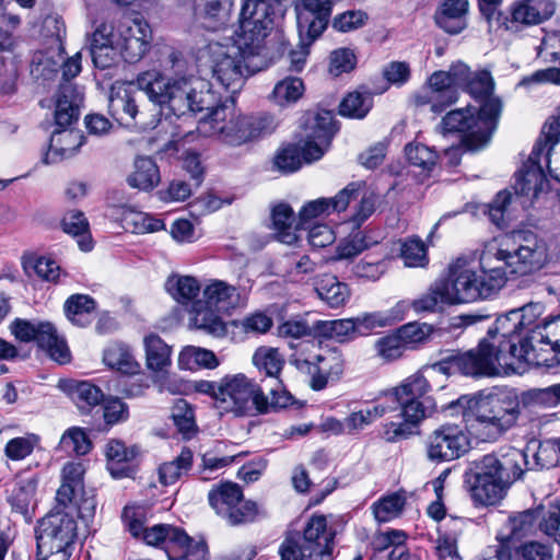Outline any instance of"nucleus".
<instances>
[{
  "mask_svg": "<svg viewBox=\"0 0 560 560\" xmlns=\"http://www.w3.org/2000/svg\"><path fill=\"white\" fill-rule=\"evenodd\" d=\"M530 443L525 450L503 446L474 460L464 475L465 488L476 504L493 505L527 470Z\"/></svg>",
  "mask_w": 560,
  "mask_h": 560,
  "instance_id": "1",
  "label": "nucleus"
},
{
  "mask_svg": "<svg viewBox=\"0 0 560 560\" xmlns=\"http://www.w3.org/2000/svg\"><path fill=\"white\" fill-rule=\"evenodd\" d=\"M136 83L166 117L208 113L217 104L215 93L191 77H171L152 69L139 73Z\"/></svg>",
  "mask_w": 560,
  "mask_h": 560,
  "instance_id": "2",
  "label": "nucleus"
},
{
  "mask_svg": "<svg viewBox=\"0 0 560 560\" xmlns=\"http://www.w3.org/2000/svg\"><path fill=\"white\" fill-rule=\"evenodd\" d=\"M492 254L486 252L480 258V269L459 257L448 265L447 276L441 282L444 287L446 304L470 303L497 294L505 284V270L502 266H491Z\"/></svg>",
  "mask_w": 560,
  "mask_h": 560,
  "instance_id": "3",
  "label": "nucleus"
},
{
  "mask_svg": "<svg viewBox=\"0 0 560 560\" xmlns=\"http://www.w3.org/2000/svg\"><path fill=\"white\" fill-rule=\"evenodd\" d=\"M470 428L482 441L494 442L514 428L522 415L518 395L506 388L479 394L469 407Z\"/></svg>",
  "mask_w": 560,
  "mask_h": 560,
  "instance_id": "4",
  "label": "nucleus"
},
{
  "mask_svg": "<svg viewBox=\"0 0 560 560\" xmlns=\"http://www.w3.org/2000/svg\"><path fill=\"white\" fill-rule=\"evenodd\" d=\"M431 386L422 372H417L402 381L392 393L386 395L389 401L396 402L404 423L390 422L385 425L386 441L394 442L411 434L410 425L419 424L431 417L436 410L435 400L429 395Z\"/></svg>",
  "mask_w": 560,
  "mask_h": 560,
  "instance_id": "5",
  "label": "nucleus"
},
{
  "mask_svg": "<svg viewBox=\"0 0 560 560\" xmlns=\"http://www.w3.org/2000/svg\"><path fill=\"white\" fill-rule=\"evenodd\" d=\"M501 112L502 101L490 98L478 110L474 107L451 110L443 117L440 128L443 133H459L467 151H478L489 143Z\"/></svg>",
  "mask_w": 560,
  "mask_h": 560,
  "instance_id": "6",
  "label": "nucleus"
},
{
  "mask_svg": "<svg viewBox=\"0 0 560 560\" xmlns=\"http://www.w3.org/2000/svg\"><path fill=\"white\" fill-rule=\"evenodd\" d=\"M527 350V342L521 347L515 343L509 345L505 350L502 345L490 342L489 338L479 341L475 349L460 352L458 351L457 365L459 373L471 377H491L501 373V370L508 372L513 369L515 362H532Z\"/></svg>",
  "mask_w": 560,
  "mask_h": 560,
  "instance_id": "7",
  "label": "nucleus"
},
{
  "mask_svg": "<svg viewBox=\"0 0 560 560\" xmlns=\"http://www.w3.org/2000/svg\"><path fill=\"white\" fill-rule=\"evenodd\" d=\"M56 506L44 516L36 528V560H69L77 537V523Z\"/></svg>",
  "mask_w": 560,
  "mask_h": 560,
  "instance_id": "8",
  "label": "nucleus"
},
{
  "mask_svg": "<svg viewBox=\"0 0 560 560\" xmlns=\"http://www.w3.org/2000/svg\"><path fill=\"white\" fill-rule=\"evenodd\" d=\"M499 265L511 275L525 276L542 269L549 260L548 245L544 238L530 231L513 234L511 249H498L492 255Z\"/></svg>",
  "mask_w": 560,
  "mask_h": 560,
  "instance_id": "9",
  "label": "nucleus"
},
{
  "mask_svg": "<svg viewBox=\"0 0 560 560\" xmlns=\"http://www.w3.org/2000/svg\"><path fill=\"white\" fill-rule=\"evenodd\" d=\"M255 56L246 54L237 40L233 45L209 43L201 51V58H207L213 78L233 93L253 73L247 60Z\"/></svg>",
  "mask_w": 560,
  "mask_h": 560,
  "instance_id": "10",
  "label": "nucleus"
},
{
  "mask_svg": "<svg viewBox=\"0 0 560 560\" xmlns=\"http://www.w3.org/2000/svg\"><path fill=\"white\" fill-rule=\"evenodd\" d=\"M221 392L219 409L236 416L267 412L265 388L245 374L225 375L222 378Z\"/></svg>",
  "mask_w": 560,
  "mask_h": 560,
  "instance_id": "11",
  "label": "nucleus"
},
{
  "mask_svg": "<svg viewBox=\"0 0 560 560\" xmlns=\"http://www.w3.org/2000/svg\"><path fill=\"white\" fill-rule=\"evenodd\" d=\"M275 10L267 0H246L240 14L237 43L249 55H260L273 27Z\"/></svg>",
  "mask_w": 560,
  "mask_h": 560,
  "instance_id": "12",
  "label": "nucleus"
},
{
  "mask_svg": "<svg viewBox=\"0 0 560 560\" xmlns=\"http://www.w3.org/2000/svg\"><path fill=\"white\" fill-rule=\"evenodd\" d=\"M199 129L202 133L217 136L232 145H240L253 140V133L249 131V117L237 113L233 101L220 104L217 98V104L200 120Z\"/></svg>",
  "mask_w": 560,
  "mask_h": 560,
  "instance_id": "13",
  "label": "nucleus"
},
{
  "mask_svg": "<svg viewBox=\"0 0 560 560\" xmlns=\"http://www.w3.org/2000/svg\"><path fill=\"white\" fill-rule=\"evenodd\" d=\"M143 540L165 550L170 560H207L208 547L203 539L189 537L182 528L158 524L143 532Z\"/></svg>",
  "mask_w": 560,
  "mask_h": 560,
  "instance_id": "14",
  "label": "nucleus"
},
{
  "mask_svg": "<svg viewBox=\"0 0 560 560\" xmlns=\"http://www.w3.org/2000/svg\"><path fill=\"white\" fill-rule=\"evenodd\" d=\"M10 331L21 342L35 341L60 364L70 361L71 355L66 341L58 336L55 326L49 322L15 318L10 325Z\"/></svg>",
  "mask_w": 560,
  "mask_h": 560,
  "instance_id": "15",
  "label": "nucleus"
},
{
  "mask_svg": "<svg viewBox=\"0 0 560 560\" xmlns=\"http://www.w3.org/2000/svg\"><path fill=\"white\" fill-rule=\"evenodd\" d=\"M302 156L306 162L320 159L337 131L334 115L330 110L307 113L304 118Z\"/></svg>",
  "mask_w": 560,
  "mask_h": 560,
  "instance_id": "16",
  "label": "nucleus"
},
{
  "mask_svg": "<svg viewBox=\"0 0 560 560\" xmlns=\"http://www.w3.org/2000/svg\"><path fill=\"white\" fill-rule=\"evenodd\" d=\"M469 439L455 424H444L427 440V456L431 462L443 463L459 458L469 450Z\"/></svg>",
  "mask_w": 560,
  "mask_h": 560,
  "instance_id": "17",
  "label": "nucleus"
},
{
  "mask_svg": "<svg viewBox=\"0 0 560 560\" xmlns=\"http://www.w3.org/2000/svg\"><path fill=\"white\" fill-rule=\"evenodd\" d=\"M119 51L128 62L140 60L147 52L151 40L149 24L141 19H122L117 22Z\"/></svg>",
  "mask_w": 560,
  "mask_h": 560,
  "instance_id": "18",
  "label": "nucleus"
},
{
  "mask_svg": "<svg viewBox=\"0 0 560 560\" xmlns=\"http://www.w3.org/2000/svg\"><path fill=\"white\" fill-rule=\"evenodd\" d=\"M545 147H542V138L535 143L528 160L523 164L522 168L515 174L514 189L516 196L528 198H537L542 191L547 179L539 164Z\"/></svg>",
  "mask_w": 560,
  "mask_h": 560,
  "instance_id": "19",
  "label": "nucleus"
},
{
  "mask_svg": "<svg viewBox=\"0 0 560 560\" xmlns=\"http://www.w3.org/2000/svg\"><path fill=\"white\" fill-rule=\"evenodd\" d=\"M363 187L362 183H349L342 190L331 198H318L307 202L299 213L300 225H305L322 214H329L331 211L340 212L347 209L350 201L358 196Z\"/></svg>",
  "mask_w": 560,
  "mask_h": 560,
  "instance_id": "20",
  "label": "nucleus"
},
{
  "mask_svg": "<svg viewBox=\"0 0 560 560\" xmlns=\"http://www.w3.org/2000/svg\"><path fill=\"white\" fill-rule=\"evenodd\" d=\"M334 534L327 529L325 516H313L306 524L302 544L312 560H331Z\"/></svg>",
  "mask_w": 560,
  "mask_h": 560,
  "instance_id": "21",
  "label": "nucleus"
},
{
  "mask_svg": "<svg viewBox=\"0 0 560 560\" xmlns=\"http://www.w3.org/2000/svg\"><path fill=\"white\" fill-rule=\"evenodd\" d=\"M457 101V91L447 71H436L429 79V90L416 96L418 105L430 104L433 113H441Z\"/></svg>",
  "mask_w": 560,
  "mask_h": 560,
  "instance_id": "22",
  "label": "nucleus"
},
{
  "mask_svg": "<svg viewBox=\"0 0 560 560\" xmlns=\"http://www.w3.org/2000/svg\"><path fill=\"white\" fill-rule=\"evenodd\" d=\"M83 103V93L73 82H61L56 93L55 120L57 126L67 128L75 122Z\"/></svg>",
  "mask_w": 560,
  "mask_h": 560,
  "instance_id": "23",
  "label": "nucleus"
},
{
  "mask_svg": "<svg viewBox=\"0 0 560 560\" xmlns=\"http://www.w3.org/2000/svg\"><path fill=\"white\" fill-rule=\"evenodd\" d=\"M553 0H517L511 7V22L525 26L538 25L552 16Z\"/></svg>",
  "mask_w": 560,
  "mask_h": 560,
  "instance_id": "24",
  "label": "nucleus"
},
{
  "mask_svg": "<svg viewBox=\"0 0 560 560\" xmlns=\"http://www.w3.org/2000/svg\"><path fill=\"white\" fill-rule=\"evenodd\" d=\"M315 359L316 375L311 380V386L315 390H320L326 387L328 381L340 378L345 370V358L337 349H329Z\"/></svg>",
  "mask_w": 560,
  "mask_h": 560,
  "instance_id": "25",
  "label": "nucleus"
},
{
  "mask_svg": "<svg viewBox=\"0 0 560 560\" xmlns=\"http://www.w3.org/2000/svg\"><path fill=\"white\" fill-rule=\"evenodd\" d=\"M85 468L82 463H68L62 469V483L57 490V504L62 509L77 503L79 495L83 493V476Z\"/></svg>",
  "mask_w": 560,
  "mask_h": 560,
  "instance_id": "26",
  "label": "nucleus"
},
{
  "mask_svg": "<svg viewBox=\"0 0 560 560\" xmlns=\"http://www.w3.org/2000/svg\"><path fill=\"white\" fill-rule=\"evenodd\" d=\"M521 330L518 311L511 310L497 318L494 326L488 329L486 338H489V341L495 342V345L501 343L505 350H509L511 343H515L517 347L523 343L518 339Z\"/></svg>",
  "mask_w": 560,
  "mask_h": 560,
  "instance_id": "27",
  "label": "nucleus"
},
{
  "mask_svg": "<svg viewBox=\"0 0 560 560\" xmlns=\"http://www.w3.org/2000/svg\"><path fill=\"white\" fill-rule=\"evenodd\" d=\"M468 0H444L435 14L436 24L450 34H458L467 26Z\"/></svg>",
  "mask_w": 560,
  "mask_h": 560,
  "instance_id": "28",
  "label": "nucleus"
},
{
  "mask_svg": "<svg viewBox=\"0 0 560 560\" xmlns=\"http://www.w3.org/2000/svg\"><path fill=\"white\" fill-rule=\"evenodd\" d=\"M236 288L222 280H212L203 289V302L215 311L228 313L240 304Z\"/></svg>",
  "mask_w": 560,
  "mask_h": 560,
  "instance_id": "29",
  "label": "nucleus"
},
{
  "mask_svg": "<svg viewBox=\"0 0 560 560\" xmlns=\"http://www.w3.org/2000/svg\"><path fill=\"white\" fill-rule=\"evenodd\" d=\"M108 112L121 125L130 126L138 114L132 94L125 88H113L108 97Z\"/></svg>",
  "mask_w": 560,
  "mask_h": 560,
  "instance_id": "30",
  "label": "nucleus"
},
{
  "mask_svg": "<svg viewBox=\"0 0 560 560\" xmlns=\"http://www.w3.org/2000/svg\"><path fill=\"white\" fill-rule=\"evenodd\" d=\"M63 61L62 48L50 46L46 51H36L31 63V74L43 82L54 79Z\"/></svg>",
  "mask_w": 560,
  "mask_h": 560,
  "instance_id": "31",
  "label": "nucleus"
},
{
  "mask_svg": "<svg viewBox=\"0 0 560 560\" xmlns=\"http://www.w3.org/2000/svg\"><path fill=\"white\" fill-rule=\"evenodd\" d=\"M218 311L208 306L203 301H196L192 304L190 323L197 329H201L215 337L224 336L226 327Z\"/></svg>",
  "mask_w": 560,
  "mask_h": 560,
  "instance_id": "32",
  "label": "nucleus"
},
{
  "mask_svg": "<svg viewBox=\"0 0 560 560\" xmlns=\"http://www.w3.org/2000/svg\"><path fill=\"white\" fill-rule=\"evenodd\" d=\"M315 291L330 307L342 306L350 298L348 285L339 281L336 276L327 273L316 279Z\"/></svg>",
  "mask_w": 560,
  "mask_h": 560,
  "instance_id": "33",
  "label": "nucleus"
},
{
  "mask_svg": "<svg viewBox=\"0 0 560 560\" xmlns=\"http://www.w3.org/2000/svg\"><path fill=\"white\" fill-rule=\"evenodd\" d=\"M532 460L528 459L527 470H542L560 466V438L539 442L537 448H530Z\"/></svg>",
  "mask_w": 560,
  "mask_h": 560,
  "instance_id": "34",
  "label": "nucleus"
},
{
  "mask_svg": "<svg viewBox=\"0 0 560 560\" xmlns=\"http://www.w3.org/2000/svg\"><path fill=\"white\" fill-rule=\"evenodd\" d=\"M128 184L140 190L153 189L160 183V172L155 162L148 156L135 161V171L127 178Z\"/></svg>",
  "mask_w": 560,
  "mask_h": 560,
  "instance_id": "35",
  "label": "nucleus"
},
{
  "mask_svg": "<svg viewBox=\"0 0 560 560\" xmlns=\"http://www.w3.org/2000/svg\"><path fill=\"white\" fill-rule=\"evenodd\" d=\"M133 448L128 450L125 444L118 440H112L106 446L107 468L115 478H121L128 475V463L136 457Z\"/></svg>",
  "mask_w": 560,
  "mask_h": 560,
  "instance_id": "36",
  "label": "nucleus"
},
{
  "mask_svg": "<svg viewBox=\"0 0 560 560\" xmlns=\"http://www.w3.org/2000/svg\"><path fill=\"white\" fill-rule=\"evenodd\" d=\"M208 499L217 514L224 517L243 499V492L238 485L226 482L217 489H212L208 494Z\"/></svg>",
  "mask_w": 560,
  "mask_h": 560,
  "instance_id": "37",
  "label": "nucleus"
},
{
  "mask_svg": "<svg viewBox=\"0 0 560 560\" xmlns=\"http://www.w3.org/2000/svg\"><path fill=\"white\" fill-rule=\"evenodd\" d=\"M165 289L175 301L186 305L199 294L200 284L194 277L175 275L166 280Z\"/></svg>",
  "mask_w": 560,
  "mask_h": 560,
  "instance_id": "38",
  "label": "nucleus"
},
{
  "mask_svg": "<svg viewBox=\"0 0 560 560\" xmlns=\"http://www.w3.org/2000/svg\"><path fill=\"white\" fill-rule=\"evenodd\" d=\"M95 301L85 294H73L65 303L67 318L73 324L84 327L91 322V314L95 311Z\"/></svg>",
  "mask_w": 560,
  "mask_h": 560,
  "instance_id": "39",
  "label": "nucleus"
},
{
  "mask_svg": "<svg viewBox=\"0 0 560 560\" xmlns=\"http://www.w3.org/2000/svg\"><path fill=\"white\" fill-rule=\"evenodd\" d=\"M192 459L191 450L184 447L176 458L160 466V481L165 486L175 483L191 469Z\"/></svg>",
  "mask_w": 560,
  "mask_h": 560,
  "instance_id": "40",
  "label": "nucleus"
},
{
  "mask_svg": "<svg viewBox=\"0 0 560 560\" xmlns=\"http://www.w3.org/2000/svg\"><path fill=\"white\" fill-rule=\"evenodd\" d=\"M195 12L218 25L225 24L233 10V0H195Z\"/></svg>",
  "mask_w": 560,
  "mask_h": 560,
  "instance_id": "41",
  "label": "nucleus"
},
{
  "mask_svg": "<svg viewBox=\"0 0 560 560\" xmlns=\"http://www.w3.org/2000/svg\"><path fill=\"white\" fill-rule=\"evenodd\" d=\"M148 368L154 372L162 371L171 363V348L155 334L144 338Z\"/></svg>",
  "mask_w": 560,
  "mask_h": 560,
  "instance_id": "42",
  "label": "nucleus"
},
{
  "mask_svg": "<svg viewBox=\"0 0 560 560\" xmlns=\"http://www.w3.org/2000/svg\"><path fill=\"white\" fill-rule=\"evenodd\" d=\"M373 97L369 92H350L339 105V114L345 117L362 119L371 110Z\"/></svg>",
  "mask_w": 560,
  "mask_h": 560,
  "instance_id": "43",
  "label": "nucleus"
},
{
  "mask_svg": "<svg viewBox=\"0 0 560 560\" xmlns=\"http://www.w3.org/2000/svg\"><path fill=\"white\" fill-rule=\"evenodd\" d=\"M272 223L278 231L279 240L285 244H293L298 235L292 231L294 222V212L288 203H279L273 207L271 212Z\"/></svg>",
  "mask_w": 560,
  "mask_h": 560,
  "instance_id": "44",
  "label": "nucleus"
},
{
  "mask_svg": "<svg viewBox=\"0 0 560 560\" xmlns=\"http://www.w3.org/2000/svg\"><path fill=\"white\" fill-rule=\"evenodd\" d=\"M538 527L547 536L552 537L560 546V501L550 502L537 508Z\"/></svg>",
  "mask_w": 560,
  "mask_h": 560,
  "instance_id": "45",
  "label": "nucleus"
},
{
  "mask_svg": "<svg viewBox=\"0 0 560 560\" xmlns=\"http://www.w3.org/2000/svg\"><path fill=\"white\" fill-rule=\"evenodd\" d=\"M352 335H357L353 318L315 322V336L341 341Z\"/></svg>",
  "mask_w": 560,
  "mask_h": 560,
  "instance_id": "46",
  "label": "nucleus"
},
{
  "mask_svg": "<svg viewBox=\"0 0 560 560\" xmlns=\"http://www.w3.org/2000/svg\"><path fill=\"white\" fill-rule=\"evenodd\" d=\"M254 365L265 372L271 382L279 380L278 375L283 366V359L275 348H258L253 355Z\"/></svg>",
  "mask_w": 560,
  "mask_h": 560,
  "instance_id": "47",
  "label": "nucleus"
},
{
  "mask_svg": "<svg viewBox=\"0 0 560 560\" xmlns=\"http://www.w3.org/2000/svg\"><path fill=\"white\" fill-rule=\"evenodd\" d=\"M530 340L550 345L552 350L560 352V314L544 318L542 323L532 330Z\"/></svg>",
  "mask_w": 560,
  "mask_h": 560,
  "instance_id": "48",
  "label": "nucleus"
},
{
  "mask_svg": "<svg viewBox=\"0 0 560 560\" xmlns=\"http://www.w3.org/2000/svg\"><path fill=\"white\" fill-rule=\"evenodd\" d=\"M62 229L66 233L73 236H81L78 241L82 250L89 252L92 249V242L88 238L89 223L83 212L70 211L62 219Z\"/></svg>",
  "mask_w": 560,
  "mask_h": 560,
  "instance_id": "49",
  "label": "nucleus"
},
{
  "mask_svg": "<svg viewBox=\"0 0 560 560\" xmlns=\"http://www.w3.org/2000/svg\"><path fill=\"white\" fill-rule=\"evenodd\" d=\"M36 480L28 478L20 480L9 497L12 509L22 515H27L28 509L34 501L36 492Z\"/></svg>",
  "mask_w": 560,
  "mask_h": 560,
  "instance_id": "50",
  "label": "nucleus"
},
{
  "mask_svg": "<svg viewBox=\"0 0 560 560\" xmlns=\"http://www.w3.org/2000/svg\"><path fill=\"white\" fill-rule=\"evenodd\" d=\"M82 139L83 136L77 131L57 130L51 136L49 151L61 158H70L82 145Z\"/></svg>",
  "mask_w": 560,
  "mask_h": 560,
  "instance_id": "51",
  "label": "nucleus"
},
{
  "mask_svg": "<svg viewBox=\"0 0 560 560\" xmlns=\"http://www.w3.org/2000/svg\"><path fill=\"white\" fill-rule=\"evenodd\" d=\"M104 362L109 368L126 374H133L139 368L128 349L122 345L108 347L104 352Z\"/></svg>",
  "mask_w": 560,
  "mask_h": 560,
  "instance_id": "52",
  "label": "nucleus"
},
{
  "mask_svg": "<svg viewBox=\"0 0 560 560\" xmlns=\"http://www.w3.org/2000/svg\"><path fill=\"white\" fill-rule=\"evenodd\" d=\"M304 92V83L300 78L288 77L279 81L271 94V98L280 106L296 102Z\"/></svg>",
  "mask_w": 560,
  "mask_h": 560,
  "instance_id": "53",
  "label": "nucleus"
},
{
  "mask_svg": "<svg viewBox=\"0 0 560 560\" xmlns=\"http://www.w3.org/2000/svg\"><path fill=\"white\" fill-rule=\"evenodd\" d=\"M494 82L491 73L486 70L475 72L468 84L465 88L475 100L480 102V105L488 102L490 98H499L493 94Z\"/></svg>",
  "mask_w": 560,
  "mask_h": 560,
  "instance_id": "54",
  "label": "nucleus"
},
{
  "mask_svg": "<svg viewBox=\"0 0 560 560\" xmlns=\"http://www.w3.org/2000/svg\"><path fill=\"white\" fill-rule=\"evenodd\" d=\"M361 183L363 184V187L359 190L358 196L354 198L357 199L360 196V201L352 218L349 221L352 230H358L361 224L374 213L376 203L378 201V195L373 190L366 189L365 184L363 182Z\"/></svg>",
  "mask_w": 560,
  "mask_h": 560,
  "instance_id": "55",
  "label": "nucleus"
},
{
  "mask_svg": "<svg viewBox=\"0 0 560 560\" xmlns=\"http://www.w3.org/2000/svg\"><path fill=\"white\" fill-rule=\"evenodd\" d=\"M397 331L406 349H412L429 340L433 332V326L427 323L412 322L402 325L397 329Z\"/></svg>",
  "mask_w": 560,
  "mask_h": 560,
  "instance_id": "56",
  "label": "nucleus"
},
{
  "mask_svg": "<svg viewBox=\"0 0 560 560\" xmlns=\"http://www.w3.org/2000/svg\"><path fill=\"white\" fill-rule=\"evenodd\" d=\"M537 509L526 510L509 517L511 536L522 538L535 533L537 527Z\"/></svg>",
  "mask_w": 560,
  "mask_h": 560,
  "instance_id": "57",
  "label": "nucleus"
},
{
  "mask_svg": "<svg viewBox=\"0 0 560 560\" xmlns=\"http://www.w3.org/2000/svg\"><path fill=\"white\" fill-rule=\"evenodd\" d=\"M400 256L407 267H423L428 264L427 247L419 237H410L400 246Z\"/></svg>",
  "mask_w": 560,
  "mask_h": 560,
  "instance_id": "58",
  "label": "nucleus"
},
{
  "mask_svg": "<svg viewBox=\"0 0 560 560\" xmlns=\"http://www.w3.org/2000/svg\"><path fill=\"white\" fill-rule=\"evenodd\" d=\"M91 441L86 433L80 428L67 430L60 439L59 447L67 453L85 455L91 450Z\"/></svg>",
  "mask_w": 560,
  "mask_h": 560,
  "instance_id": "59",
  "label": "nucleus"
},
{
  "mask_svg": "<svg viewBox=\"0 0 560 560\" xmlns=\"http://www.w3.org/2000/svg\"><path fill=\"white\" fill-rule=\"evenodd\" d=\"M191 363L207 369H214L219 365V360L210 350L197 347H187L179 354V364L191 369Z\"/></svg>",
  "mask_w": 560,
  "mask_h": 560,
  "instance_id": "60",
  "label": "nucleus"
},
{
  "mask_svg": "<svg viewBox=\"0 0 560 560\" xmlns=\"http://www.w3.org/2000/svg\"><path fill=\"white\" fill-rule=\"evenodd\" d=\"M404 505L405 498L401 494L393 493L374 503V516L378 522H388L400 514Z\"/></svg>",
  "mask_w": 560,
  "mask_h": 560,
  "instance_id": "61",
  "label": "nucleus"
},
{
  "mask_svg": "<svg viewBox=\"0 0 560 560\" xmlns=\"http://www.w3.org/2000/svg\"><path fill=\"white\" fill-rule=\"evenodd\" d=\"M405 153L410 164L424 171H431L438 160L436 152L422 143L407 144Z\"/></svg>",
  "mask_w": 560,
  "mask_h": 560,
  "instance_id": "62",
  "label": "nucleus"
},
{
  "mask_svg": "<svg viewBox=\"0 0 560 560\" xmlns=\"http://www.w3.org/2000/svg\"><path fill=\"white\" fill-rule=\"evenodd\" d=\"M73 400L80 409H89L104 399L103 392L90 382H80L72 390Z\"/></svg>",
  "mask_w": 560,
  "mask_h": 560,
  "instance_id": "63",
  "label": "nucleus"
},
{
  "mask_svg": "<svg viewBox=\"0 0 560 560\" xmlns=\"http://www.w3.org/2000/svg\"><path fill=\"white\" fill-rule=\"evenodd\" d=\"M517 560H553L552 550L539 541H526L515 549Z\"/></svg>",
  "mask_w": 560,
  "mask_h": 560,
  "instance_id": "64",
  "label": "nucleus"
}]
</instances>
